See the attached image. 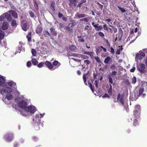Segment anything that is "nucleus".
Here are the masks:
<instances>
[{"label": "nucleus", "instance_id": "nucleus-1", "mask_svg": "<svg viewBox=\"0 0 147 147\" xmlns=\"http://www.w3.org/2000/svg\"><path fill=\"white\" fill-rule=\"evenodd\" d=\"M69 6H71L73 5L77 8L80 9L81 5L83 3L86 2V0H69Z\"/></svg>", "mask_w": 147, "mask_h": 147}, {"label": "nucleus", "instance_id": "nucleus-2", "mask_svg": "<svg viewBox=\"0 0 147 147\" xmlns=\"http://www.w3.org/2000/svg\"><path fill=\"white\" fill-rule=\"evenodd\" d=\"M144 90V89L143 88H140L139 89L138 94L135 95V97L136 98V100L138 99L139 96L144 98L146 96V94L145 93H143Z\"/></svg>", "mask_w": 147, "mask_h": 147}, {"label": "nucleus", "instance_id": "nucleus-3", "mask_svg": "<svg viewBox=\"0 0 147 147\" xmlns=\"http://www.w3.org/2000/svg\"><path fill=\"white\" fill-rule=\"evenodd\" d=\"M137 70L140 73H144L146 72L145 65L142 63H140L137 65L136 67Z\"/></svg>", "mask_w": 147, "mask_h": 147}, {"label": "nucleus", "instance_id": "nucleus-4", "mask_svg": "<svg viewBox=\"0 0 147 147\" xmlns=\"http://www.w3.org/2000/svg\"><path fill=\"white\" fill-rule=\"evenodd\" d=\"M17 104L18 107L25 111L27 107L28 104L24 100H22L18 102Z\"/></svg>", "mask_w": 147, "mask_h": 147}, {"label": "nucleus", "instance_id": "nucleus-5", "mask_svg": "<svg viewBox=\"0 0 147 147\" xmlns=\"http://www.w3.org/2000/svg\"><path fill=\"white\" fill-rule=\"evenodd\" d=\"M35 107L32 105H30L27 107L24 112H30L31 113L33 114L36 111Z\"/></svg>", "mask_w": 147, "mask_h": 147}, {"label": "nucleus", "instance_id": "nucleus-6", "mask_svg": "<svg viewBox=\"0 0 147 147\" xmlns=\"http://www.w3.org/2000/svg\"><path fill=\"white\" fill-rule=\"evenodd\" d=\"M21 26L22 29L25 31H26L29 28V26H27V22L26 20H21Z\"/></svg>", "mask_w": 147, "mask_h": 147}, {"label": "nucleus", "instance_id": "nucleus-7", "mask_svg": "<svg viewBox=\"0 0 147 147\" xmlns=\"http://www.w3.org/2000/svg\"><path fill=\"white\" fill-rule=\"evenodd\" d=\"M13 136L12 134L8 133L4 136V138L7 141L10 142L13 139Z\"/></svg>", "mask_w": 147, "mask_h": 147}, {"label": "nucleus", "instance_id": "nucleus-8", "mask_svg": "<svg viewBox=\"0 0 147 147\" xmlns=\"http://www.w3.org/2000/svg\"><path fill=\"white\" fill-rule=\"evenodd\" d=\"M124 95L122 94L121 95L120 93H119L117 97V100H119L123 105H124Z\"/></svg>", "mask_w": 147, "mask_h": 147}, {"label": "nucleus", "instance_id": "nucleus-9", "mask_svg": "<svg viewBox=\"0 0 147 147\" xmlns=\"http://www.w3.org/2000/svg\"><path fill=\"white\" fill-rule=\"evenodd\" d=\"M33 120L34 121H35V122L37 123L38 125H40L41 120L38 115H36L35 118L33 119Z\"/></svg>", "mask_w": 147, "mask_h": 147}, {"label": "nucleus", "instance_id": "nucleus-10", "mask_svg": "<svg viewBox=\"0 0 147 147\" xmlns=\"http://www.w3.org/2000/svg\"><path fill=\"white\" fill-rule=\"evenodd\" d=\"M45 64L49 69L51 70H52L54 67L52 63L49 61H46Z\"/></svg>", "mask_w": 147, "mask_h": 147}, {"label": "nucleus", "instance_id": "nucleus-11", "mask_svg": "<svg viewBox=\"0 0 147 147\" xmlns=\"http://www.w3.org/2000/svg\"><path fill=\"white\" fill-rule=\"evenodd\" d=\"M51 35L56 36L57 35V32L55 31V29L53 27H51L49 29Z\"/></svg>", "mask_w": 147, "mask_h": 147}, {"label": "nucleus", "instance_id": "nucleus-12", "mask_svg": "<svg viewBox=\"0 0 147 147\" xmlns=\"http://www.w3.org/2000/svg\"><path fill=\"white\" fill-rule=\"evenodd\" d=\"M9 12L11 13L12 16L15 18H18V15L16 11L12 9L10 10L9 11Z\"/></svg>", "mask_w": 147, "mask_h": 147}, {"label": "nucleus", "instance_id": "nucleus-13", "mask_svg": "<svg viewBox=\"0 0 147 147\" xmlns=\"http://www.w3.org/2000/svg\"><path fill=\"white\" fill-rule=\"evenodd\" d=\"M5 18L7 19V21L8 22H10L11 21L12 18L11 15L8 12L5 13Z\"/></svg>", "mask_w": 147, "mask_h": 147}, {"label": "nucleus", "instance_id": "nucleus-14", "mask_svg": "<svg viewBox=\"0 0 147 147\" xmlns=\"http://www.w3.org/2000/svg\"><path fill=\"white\" fill-rule=\"evenodd\" d=\"M52 64L54 67H56L55 68H58V67L59 66L61 65L60 63L58 61L56 60L54 61L53 62Z\"/></svg>", "mask_w": 147, "mask_h": 147}, {"label": "nucleus", "instance_id": "nucleus-15", "mask_svg": "<svg viewBox=\"0 0 147 147\" xmlns=\"http://www.w3.org/2000/svg\"><path fill=\"white\" fill-rule=\"evenodd\" d=\"M89 71H88L87 72L84 74L83 75V80H84V84L86 85H87V82H86V81H87V78H86V76L89 73Z\"/></svg>", "mask_w": 147, "mask_h": 147}, {"label": "nucleus", "instance_id": "nucleus-16", "mask_svg": "<svg viewBox=\"0 0 147 147\" xmlns=\"http://www.w3.org/2000/svg\"><path fill=\"white\" fill-rule=\"evenodd\" d=\"M8 23L7 22H4L1 27L3 30H5L7 29Z\"/></svg>", "mask_w": 147, "mask_h": 147}, {"label": "nucleus", "instance_id": "nucleus-17", "mask_svg": "<svg viewBox=\"0 0 147 147\" xmlns=\"http://www.w3.org/2000/svg\"><path fill=\"white\" fill-rule=\"evenodd\" d=\"M111 61V58L109 56H107L105 59L104 63L106 64H108Z\"/></svg>", "mask_w": 147, "mask_h": 147}, {"label": "nucleus", "instance_id": "nucleus-18", "mask_svg": "<svg viewBox=\"0 0 147 147\" xmlns=\"http://www.w3.org/2000/svg\"><path fill=\"white\" fill-rule=\"evenodd\" d=\"M84 54L88 55L90 56L92 58L94 57V53L93 52H87L86 51H84Z\"/></svg>", "mask_w": 147, "mask_h": 147}, {"label": "nucleus", "instance_id": "nucleus-19", "mask_svg": "<svg viewBox=\"0 0 147 147\" xmlns=\"http://www.w3.org/2000/svg\"><path fill=\"white\" fill-rule=\"evenodd\" d=\"M140 112L134 111L133 115L135 118H139L140 117Z\"/></svg>", "mask_w": 147, "mask_h": 147}, {"label": "nucleus", "instance_id": "nucleus-20", "mask_svg": "<svg viewBox=\"0 0 147 147\" xmlns=\"http://www.w3.org/2000/svg\"><path fill=\"white\" fill-rule=\"evenodd\" d=\"M42 35L46 37H48V36L51 37V34L47 30L43 32Z\"/></svg>", "mask_w": 147, "mask_h": 147}, {"label": "nucleus", "instance_id": "nucleus-21", "mask_svg": "<svg viewBox=\"0 0 147 147\" xmlns=\"http://www.w3.org/2000/svg\"><path fill=\"white\" fill-rule=\"evenodd\" d=\"M42 30V28L41 26L38 27L36 30V32L37 33H40Z\"/></svg>", "mask_w": 147, "mask_h": 147}, {"label": "nucleus", "instance_id": "nucleus-22", "mask_svg": "<svg viewBox=\"0 0 147 147\" xmlns=\"http://www.w3.org/2000/svg\"><path fill=\"white\" fill-rule=\"evenodd\" d=\"M140 105H136L135 106V109L134 111H135V112L138 111L141 112V110L140 109Z\"/></svg>", "mask_w": 147, "mask_h": 147}, {"label": "nucleus", "instance_id": "nucleus-23", "mask_svg": "<svg viewBox=\"0 0 147 147\" xmlns=\"http://www.w3.org/2000/svg\"><path fill=\"white\" fill-rule=\"evenodd\" d=\"M34 6L36 10H38L39 9L38 5V2L36 0H33Z\"/></svg>", "mask_w": 147, "mask_h": 147}, {"label": "nucleus", "instance_id": "nucleus-24", "mask_svg": "<svg viewBox=\"0 0 147 147\" xmlns=\"http://www.w3.org/2000/svg\"><path fill=\"white\" fill-rule=\"evenodd\" d=\"M5 80L3 76H0V86H1L4 84Z\"/></svg>", "mask_w": 147, "mask_h": 147}, {"label": "nucleus", "instance_id": "nucleus-25", "mask_svg": "<svg viewBox=\"0 0 147 147\" xmlns=\"http://www.w3.org/2000/svg\"><path fill=\"white\" fill-rule=\"evenodd\" d=\"M55 3L54 1H52L50 5V8L53 11H55Z\"/></svg>", "mask_w": 147, "mask_h": 147}, {"label": "nucleus", "instance_id": "nucleus-26", "mask_svg": "<svg viewBox=\"0 0 147 147\" xmlns=\"http://www.w3.org/2000/svg\"><path fill=\"white\" fill-rule=\"evenodd\" d=\"M86 15L84 14L79 13H76L77 17L80 18H84L86 16Z\"/></svg>", "mask_w": 147, "mask_h": 147}, {"label": "nucleus", "instance_id": "nucleus-27", "mask_svg": "<svg viewBox=\"0 0 147 147\" xmlns=\"http://www.w3.org/2000/svg\"><path fill=\"white\" fill-rule=\"evenodd\" d=\"M6 98L8 100H10L13 99V96L11 94H7V95L5 98Z\"/></svg>", "mask_w": 147, "mask_h": 147}, {"label": "nucleus", "instance_id": "nucleus-28", "mask_svg": "<svg viewBox=\"0 0 147 147\" xmlns=\"http://www.w3.org/2000/svg\"><path fill=\"white\" fill-rule=\"evenodd\" d=\"M5 93H10L12 91V89L10 87H6L5 88Z\"/></svg>", "mask_w": 147, "mask_h": 147}, {"label": "nucleus", "instance_id": "nucleus-29", "mask_svg": "<svg viewBox=\"0 0 147 147\" xmlns=\"http://www.w3.org/2000/svg\"><path fill=\"white\" fill-rule=\"evenodd\" d=\"M5 33L2 30L0 31V40L3 39L4 37Z\"/></svg>", "mask_w": 147, "mask_h": 147}, {"label": "nucleus", "instance_id": "nucleus-30", "mask_svg": "<svg viewBox=\"0 0 147 147\" xmlns=\"http://www.w3.org/2000/svg\"><path fill=\"white\" fill-rule=\"evenodd\" d=\"M139 125L138 121L137 119L135 118L134 119V122L133 123V125L134 126H136Z\"/></svg>", "mask_w": 147, "mask_h": 147}, {"label": "nucleus", "instance_id": "nucleus-31", "mask_svg": "<svg viewBox=\"0 0 147 147\" xmlns=\"http://www.w3.org/2000/svg\"><path fill=\"white\" fill-rule=\"evenodd\" d=\"M32 63L34 65H37L38 64V61L35 58L33 59L32 60Z\"/></svg>", "mask_w": 147, "mask_h": 147}, {"label": "nucleus", "instance_id": "nucleus-32", "mask_svg": "<svg viewBox=\"0 0 147 147\" xmlns=\"http://www.w3.org/2000/svg\"><path fill=\"white\" fill-rule=\"evenodd\" d=\"M5 13H4L3 15L0 16V21H2L5 20Z\"/></svg>", "mask_w": 147, "mask_h": 147}, {"label": "nucleus", "instance_id": "nucleus-33", "mask_svg": "<svg viewBox=\"0 0 147 147\" xmlns=\"http://www.w3.org/2000/svg\"><path fill=\"white\" fill-rule=\"evenodd\" d=\"M70 25H71L70 24H69L68 25V26H67L66 27V29L70 32H72V30L69 27V26H71H71H72V25L71 26Z\"/></svg>", "mask_w": 147, "mask_h": 147}, {"label": "nucleus", "instance_id": "nucleus-34", "mask_svg": "<svg viewBox=\"0 0 147 147\" xmlns=\"http://www.w3.org/2000/svg\"><path fill=\"white\" fill-rule=\"evenodd\" d=\"M110 88L108 90V93L110 95H111L112 94V86L111 85H110Z\"/></svg>", "mask_w": 147, "mask_h": 147}, {"label": "nucleus", "instance_id": "nucleus-35", "mask_svg": "<svg viewBox=\"0 0 147 147\" xmlns=\"http://www.w3.org/2000/svg\"><path fill=\"white\" fill-rule=\"evenodd\" d=\"M123 47H121L120 48L118 49L116 52L117 54L119 55L120 53V52L123 50Z\"/></svg>", "mask_w": 147, "mask_h": 147}, {"label": "nucleus", "instance_id": "nucleus-36", "mask_svg": "<svg viewBox=\"0 0 147 147\" xmlns=\"http://www.w3.org/2000/svg\"><path fill=\"white\" fill-rule=\"evenodd\" d=\"M102 51L101 49L99 48H97L96 50V53L97 55L98 56L100 55V52Z\"/></svg>", "mask_w": 147, "mask_h": 147}, {"label": "nucleus", "instance_id": "nucleus-37", "mask_svg": "<svg viewBox=\"0 0 147 147\" xmlns=\"http://www.w3.org/2000/svg\"><path fill=\"white\" fill-rule=\"evenodd\" d=\"M8 85L10 87H11L14 84L16 85V83L13 81H11L8 83Z\"/></svg>", "mask_w": 147, "mask_h": 147}, {"label": "nucleus", "instance_id": "nucleus-38", "mask_svg": "<svg viewBox=\"0 0 147 147\" xmlns=\"http://www.w3.org/2000/svg\"><path fill=\"white\" fill-rule=\"evenodd\" d=\"M11 25L13 26H17V23L16 22V20H12Z\"/></svg>", "mask_w": 147, "mask_h": 147}, {"label": "nucleus", "instance_id": "nucleus-39", "mask_svg": "<svg viewBox=\"0 0 147 147\" xmlns=\"http://www.w3.org/2000/svg\"><path fill=\"white\" fill-rule=\"evenodd\" d=\"M88 84L89 85L90 87L93 92H94V86H92V84L91 83H89L88 82Z\"/></svg>", "mask_w": 147, "mask_h": 147}, {"label": "nucleus", "instance_id": "nucleus-40", "mask_svg": "<svg viewBox=\"0 0 147 147\" xmlns=\"http://www.w3.org/2000/svg\"><path fill=\"white\" fill-rule=\"evenodd\" d=\"M143 51H145V53L146 54L147 56L146 58V59L145 61L147 67V48H146L144 49H143Z\"/></svg>", "mask_w": 147, "mask_h": 147}, {"label": "nucleus", "instance_id": "nucleus-41", "mask_svg": "<svg viewBox=\"0 0 147 147\" xmlns=\"http://www.w3.org/2000/svg\"><path fill=\"white\" fill-rule=\"evenodd\" d=\"M44 64L45 63L44 62H41L40 63L38 64H37V66L39 68H41L43 66Z\"/></svg>", "mask_w": 147, "mask_h": 147}, {"label": "nucleus", "instance_id": "nucleus-42", "mask_svg": "<svg viewBox=\"0 0 147 147\" xmlns=\"http://www.w3.org/2000/svg\"><path fill=\"white\" fill-rule=\"evenodd\" d=\"M132 83L133 84H135L136 82V77L134 76L132 78Z\"/></svg>", "mask_w": 147, "mask_h": 147}, {"label": "nucleus", "instance_id": "nucleus-43", "mask_svg": "<svg viewBox=\"0 0 147 147\" xmlns=\"http://www.w3.org/2000/svg\"><path fill=\"white\" fill-rule=\"evenodd\" d=\"M31 53L33 56H35L36 55V53L35 49H32L31 51Z\"/></svg>", "mask_w": 147, "mask_h": 147}, {"label": "nucleus", "instance_id": "nucleus-44", "mask_svg": "<svg viewBox=\"0 0 147 147\" xmlns=\"http://www.w3.org/2000/svg\"><path fill=\"white\" fill-rule=\"evenodd\" d=\"M136 57L140 60L142 59V56L140 53H137L136 54Z\"/></svg>", "mask_w": 147, "mask_h": 147}, {"label": "nucleus", "instance_id": "nucleus-45", "mask_svg": "<svg viewBox=\"0 0 147 147\" xmlns=\"http://www.w3.org/2000/svg\"><path fill=\"white\" fill-rule=\"evenodd\" d=\"M99 25H97V27L96 28V30L97 31L101 30L102 29V27L100 26H98Z\"/></svg>", "mask_w": 147, "mask_h": 147}, {"label": "nucleus", "instance_id": "nucleus-46", "mask_svg": "<svg viewBox=\"0 0 147 147\" xmlns=\"http://www.w3.org/2000/svg\"><path fill=\"white\" fill-rule=\"evenodd\" d=\"M94 58L98 63H101V60H100V58L98 57V56L95 57Z\"/></svg>", "mask_w": 147, "mask_h": 147}, {"label": "nucleus", "instance_id": "nucleus-47", "mask_svg": "<svg viewBox=\"0 0 147 147\" xmlns=\"http://www.w3.org/2000/svg\"><path fill=\"white\" fill-rule=\"evenodd\" d=\"M76 46L74 45H70L69 47V49L71 51H73L75 49Z\"/></svg>", "mask_w": 147, "mask_h": 147}, {"label": "nucleus", "instance_id": "nucleus-48", "mask_svg": "<svg viewBox=\"0 0 147 147\" xmlns=\"http://www.w3.org/2000/svg\"><path fill=\"white\" fill-rule=\"evenodd\" d=\"M118 7L121 11L122 13H124L125 12V10L124 8H121L119 6H117Z\"/></svg>", "mask_w": 147, "mask_h": 147}, {"label": "nucleus", "instance_id": "nucleus-49", "mask_svg": "<svg viewBox=\"0 0 147 147\" xmlns=\"http://www.w3.org/2000/svg\"><path fill=\"white\" fill-rule=\"evenodd\" d=\"M89 20V18H86L82 19L80 20V21H83L86 22H88Z\"/></svg>", "mask_w": 147, "mask_h": 147}, {"label": "nucleus", "instance_id": "nucleus-50", "mask_svg": "<svg viewBox=\"0 0 147 147\" xmlns=\"http://www.w3.org/2000/svg\"><path fill=\"white\" fill-rule=\"evenodd\" d=\"M144 52H143L141 51H140L139 52L140 54L141 55V56L142 57H144L145 56V53H146L145 52V51H144Z\"/></svg>", "mask_w": 147, "mask_h": 147}, {"label": "nucleus", "instance_id": "nucleus-51", "mask_svg": "<svg viewBox=\"0 0 147 147\" xmlns=\"http://www.w3.org/2000/svg\"><path fill=\"white\" fill-rule=\"evenodd\" d=\"M29 13L30 16L32 18H34V12L32 11H30L29 12Z\"/></svg>", "mask_w": 147, "mask_h": 147}, {"label": "nucleus", "instance_id": "nucleus-52", "mask_svg": "<svg viewBox=\"0 0 147 147\" xmlns=\"http://www.w3.org/2000/svg\"><path fill=\"white\" fill-rule=\"evenodd\" d=\"M110 26L112 28L114 31V33H115L117 32V29L116 28H115L114 26H112L111 25H110Z\"/></svg>", "mask_w": 147, "mask_h": 147}, {"label": "nucleus", "instance_id": "nucleus-53", "mask_svg": "<svg viewBox=\"0 0 147 147\" xmlns=\"http://www.w3.org/2000/svg\"><path fill=\"white\" fill-rule=\"evenodd\" d=\"M98 34L101 37H103L105 36V35H104V34L102 32H99L98 33Z\"/></svg>", "mask_w": 147, "mask_h": 147}, {"label": "nucleus", "instance_id": "nucleus-54", "mask_svg": "<svg viewBox=\"0 0 147 147\" xmlns=\"http://www.w3.org/2000/svg\"><path fill=\"white\" fill-rule=\"evenodd\" d=\"M109 82L111 84H113V81L112 79V78L111 77H109Z\"/></svg>", "mask_w": 147, "mask_h": 147}, {"label": "nucleus", "instance_id": "nucleus-55", "mask_svg": "<svg viewBox=\"0 0 147 147\" xmlns=\"http://www.w3.org/2000/svg\"><path fill=\"white\" fill-rule=\"evenodd\" d=\"M0 92L2 94H4V93H5V88H2L0 90Z\"/></svg>", "mask_w": 147, "mask_h": 147}, {"label": "nucleus", "instance_id": "nucleus-56", "mask_svg": "<svg viewBox=\"0 0 147 147\" xmlns=\"http://www.w3.org/2000/svg\"><path fill=\"white\" fill-rule=\"evenodd\" d=\"M103 27L104 29L106 31L108 30V28L107 27V25L106 24H104L103 26Z\"/></svg>", "mask_w": 147, "mask_h": 147}, {"label": "nucleus", "instance_id": "nucleus-57", "mask_svg": "<svg viewBox=\"0 0 147 147\" xmlns=\"http://www.w3.org/2000/svg\"><path fill=\"white\" fill-rule=\"evenodd\" d=\"M99 82V81L98 80H96L95 81L94 83L95 86L96 87V88H98V83Z\"/></svg>", "mask_w": 147, "mask_h": 147}, {"label": "nucleus", "instance_id": "nucleus-58", "mask_svg": "<svg viewBox=\"0 0 147 147\" xmlns=\"http://www.w3.org/2000/svg\"><path fill=\"white\" fill-rule=\"evenodd\" d=\"M32 64L30 61H28L27 63V66L28 67H30L31 66Z\"/></svg>", "mask_w": 147, "mask_h": 147}, {"label": "nucleus", "instance_id": "nucleus-59", "mask_svg": "<svg viewBox=\"0 0 147 147\" xmlns=\"http://www.w3.org/2000/svg\"><path fill=\"white\" fill-rule=\"evenodd\" d=\"M97 4L98 5L99 8L101 10H102L103 8V5L100 4L98 2L97 3Z\"/></svg>", "mask_w": 147, "mask_h": 147}, {"label": "nucleus", "instance_id": "nucleus-60", "mask_svg": "<svg viewBox=\"0 0 147 147\" xmlns=\"http://www.w3.org/2000/svg\"><path fill=\"white\" fill-rule=\"evenodd\" d=\"M84 63H85L86 65H88L90 63V62L88 60H85L84 61Z\"/></svg>", "mask_w": 147, "mask_h": 147}, {"label": "nucleus", "instance_id": "nucleus-61", "mask_svg": "<svg viewBox=\"0 0 147 147\" xmlns=\"http://www.w3.org/2000/svg\"><path fill=\"white\" fill-rule=\"evenodd\" d=\"M134 118L133 117H132V118L130 117L128 118V122L129 123H130L132 122L133 119H134Z\"/></svg>", "mask_w": 147, "mask_h": 147}, {"label": "nucleus", "instance_id": "nucleus-62", "mask_svg": "<svg viewBox=\"0 0 147 147\" xmlns=\"http://www.w3.org/2000/svg\"><path fill=\"white\" fill-rule=\"evenodd\" d=\"M102 97L103 98H105V97H108L109 98H110V96L107 93H105L104 95L102 96Z\"/></svg>", "mask_w": 147, "mask_h": 147}, {"label": "nucleus", "instance_id": "nucleus-63", "mask_svg": "<svg viewBox=\"0 0 147 147\" xmlns=\"http://www.w3.org/2000/svg\"><path fill=\"white\" fill-rule=\"evenodd\" d=\"M111 51H110V52L112 54H113L114 53L115 51L113 47H111Z\"/></svg>", "mask_w": 147, "mask_h": 147}, {"label": "nucleus", "instance_id": "nucleus-64", "mask_svg": "<svg viewBox=\"0 0 147 147\" xmlns=\"http://www.w3.org/2000/svg\"><path fill=\"white\" fill-rule=\"evenodd\" d=\"M63 14L60 13L59 12V13H58V17L60 18H61L63 16Z\"/></svg>", "mask_w": 147, "mask_h": 147}]
</instances>
